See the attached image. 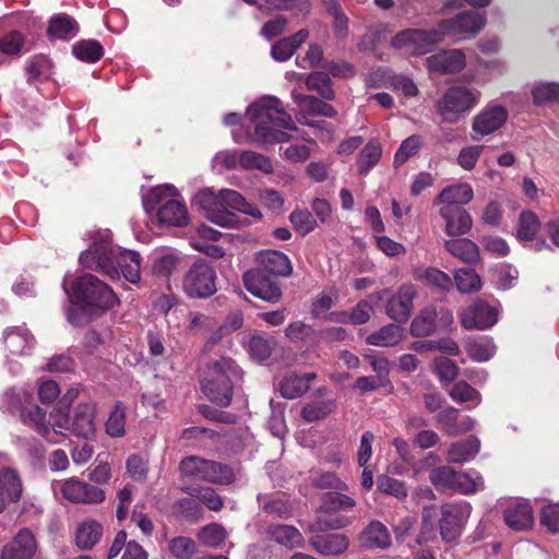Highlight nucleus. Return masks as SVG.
I'll return each mask as SVG.
<instances>
[{
    "mask_svg": "<svg viewBox=\"0 0 559 559\" xmlns=\"http://www.w3.org/2000/svg\"><path fill=\"white\" fill-rule=\"evenodd\" d=\"M72 53L83 62L94 63L104 56V48L96 39H82L72 46Z\"/></svg>",
    "mask_w": 559,
    "mask_h": 559,
    "instance_id": "45",
    "label": "nucleus"
},
{
    "mask_svg": "<svg viewBox=\"0 0 559 559\" xmlns=\"http://www.w3.org/2000/svg\"><path fill=\"white\" fill-rule=\"evenodd\" d=\"M61 492L64 499L73 503H100L106 498L103 489L76 478L67 479Z\"/></svg>",
    "mask_w": 559,
    "mask_h": 559,
    "instance_id": "19",
    "label": "nucleus"
},
{
    "mask_svg": "<svg viewBox=\"0 0 559 559\" xmlns=\"http://www.w3.org/2000/svg\"><path fill=\"white\" fill-rule=\"evenodd\" d=\"M242 282L251 295L270 304H276L283 297L280 280L254 267L243 273Z\"/></svg>",
    "mask_w": 559,
    "mask_h": 559,
    "instance_id": "15",
    "label": "nucleus"
},
{
    "mask_svg": "<svg viewBox=\"0 0 559 559\" xmlns=\"http://www.w3.org/2000/svg\"><path fill=\"white\" fill-rule=\"evenodd\" d=\"M25 41V36L20 31L11 29L0 38V53L9 57L19 56Z\"/></svg>",
    "mask_w": 559,
    "mask_h": 559,
    "instance_id": "51",
    "label": "nucleus"
},
{
    "mask_svg": "<svg viewBox=\"0 0 559 559\" xmlns=\"http://www.w3.org/2000/svg\"><path fill=\"white\" fill-rule=\"evenodd\" d=\"M540 228L538 216L532 211H523L519 217L516 237L522 241H532L535 239Z\"/></svg>",
    "mask_w": 559,
    "mask_h": 559,
    "instance_id": "48",
    "label": "nucleus"
},
{
    "mask_svg": "<svg viewBox=\"0 0 559 559\" xmlns=\"http://www.w3.org/2000/svg\"><path fill=\"white\" fill-rule=\"evenodd\" d=\"M309 32L305 28L299 29L297 33L289 37H284L271 47V56L278 62L288 60L294 52L306 41Z\"/></svg>",
    "mask_w": 559,
    "mask_h": 559,
    "instance_id": "35",
    "label": "nucleus"
},
{
    "mask_svg": "<svg viewBox=\"0 0 559 559\" xmlns=\"http://www.w3.org/2000/svg\"><path fill=\"white\" fill-rule=\"evenodd\" d=\"M498 321V310L484 300H476L462 313V325L467 330H486Z\"/></svg>",
    "mask_w": 559,
    "mask_h": 559,
    "instance_id": "17",
    "label": "nucleus"
},
{
    "mask_svg": "<svg viewBox=\"0 0 559 559\" xmlns=\"http://www.w3.org/2000/svg\"><path fill=\"white\" fill-rule=\"evenodd\" d=\"M174 510L190 522H199L204 514L202 506L193 497L177 500L174 503Z\"/></svg>",
    "mask_w": 559,
    "mask_h": 559,
    "instance_id": "55",
    "label": "nucleus"
},
{
    "mask_svg": "<svg viewBox=\"0 0 559 559\" xmlns=\"http://www.w3.org/2000/svg\"><path fill=\"white\" fill-rule=\"evenodd\" d=\"M382 146L377 139L370 140L357 157V173L366 176L381 159Z\"/></svg>",
    "mask_w": 559,
    "mask_h": 559,
    "instance_id": "43",
    "label": "nucleus"
},
{
    "mask_svg": "<svg viewBox=\"0 0 559 559\" xmlns=\"http://www.w3.org/2000/svg\"><path fill=\"white\" fill-rule=\"evenodd\" d=\"M255 262L257 270L262 273L270 274L280 280V277H287L293 272V265L289 258L277 250H263L257 254Z\"/></svg>",
    "mask_w": 559,
    "mask_h": 559,
    "instance_id": "21",
    "label": "nucleus"
},
{
    "mask_svg": "<svg viewBox=\"0 0 559 559\" xmlns=\"http://www.w3.org/2000/svg\"><path fill=\"white\" fill-rule=\"evenodd\" d=\"M309 544L321 556H340L348 549L349 540L344 534H316Z\"/></svg>",
    "mask_w": 559,
    "mask_h": 559,
    "instance_id": "28",
    "label": "nucleus"
},
{
    "mask_svg": "<svg viewBox=\"0 0 559 559\" xmlns=\"http://www.w3.org/2000/svg\"><path fill=\"white\" fill-rule=\"evenodd\" d=\"M52 67L51 60L45 55H35L28 61L26 68L27 81H36L44 75H48Z\"/></svg>",
    "mask_w": 559,
    "mask_h": 559,
    "instance_id": "62",
    "label": "nucleus"
},
{
    "mask_svg": "<svg viewBox=\"0 0 559 559\" xmlns=\"http://www.w3.org/2000/svg\"><path fill=\"white\" fill-rule=\"evenodd\" d=\"M247 115L254 123V132L263 144L283 143L290 140L286 130H297L292 116L276 97H265L251 104Z\"/></svg>",
    "mask_w": 559,
    "mask_h": 559,
    "instance_id": "2",
    "label": "nucleus"
},
{
    "mask_svg": "<svg viewBox=\"0 0 559 559\" xmlns=\"http://www.w3.org/2000/svg\"><path fill=\"white\" fill-rule=\"evenodd\" d=\"M424 280L427 285L441 292H450L454 285L451 276L437 267H427Z\"/></svg>",
    "mask_w": 559,
    "mask_h": 559,
    "instance_id": "59",
    "label": "nucleus"
},
{
    "mask_svg": "<svg viewBox=\"0 0 559 559\" xmlns=\"http://www.w3.org/2000/svg\"><path fill=\"white\" fill-rule=\"evenodd\" d=\"M478 97L477 91L452 86L438 103L437 110L445 121L453 123L457 121L460 114L469 111L477 104Z\"/></svg>",
    "mask_w": 559,
    "mask_h": 559,
    "instance_id": "12",
    "label": "nucleus"
},
{
    "mask_svg": "<svg viewBox=\"0 0 559 559\" xmlns=\"http://www.w3.org/2000/svg\"><path fill=\"white\" fill-rule=\"evenodd\" d=\"M354 498L340 491H329L323 496V503L317 512V520L310 524L311 532L340 530L350 524L352 519L342 512L353 510Z\"/></svg>",
    "mask_w": 559,
    "mask_h": 559,
    "instance_id": "5",
    "label": "nucleus"
},
{
    "mask_svg": "<svg viewBox=\"0 0 559 559\" xmlns=\"http://www.w3.org/2000/svg\"><path fill=\"white\" fill-rule=\"evenodd\" d=\"M37 548L35 535L24 527L3 547L1 559H33Z\"/></svg>",
    "mask_w": 559,
    "mask_h": 559,
    "instance_id": "20",
    "label": "nucleus"
},
{
    "mask_svg": "<svg viewBox=\"0 0 559 559\" xmlns=\"http://www.w3.org/2000/svg\"><path fill=\"white\" fill-rule=\"evenodd\" d=\"M507 118L508 112L502 106L491 107L474 118L473 130L480 135H488L500 129Z\"/></svg>",
    "mask_w": 559,
    "mask_h": 559,
    "instance_id": "31",
    "label": "nucleus"
},
{
    "mask_svg": "<svg viewBox=\"0 0 559 559\" xmlns=\"http://www.w3.org/2000/svg\"><path fill=\"white\" fill-rule=\"evenodd\" d=\"M242 379V370L229 357H221L205 366L201 379L204 395L221 407L230 405L234 385Z\"/></svg>",
    "mask_w": 559,
    "mask_h": 559,
    "instance_id": "3",
    "label": "nucleus"
},
{
    "mask_svg": "<svg viewBox=\"0 0 559 559\" xmlns=\"http://www.w3.org/2000/svg\"><path fill=\"white\" fill-rule=\"evenodd\" d=\"M126 407L121 402H117L111 409L105 424L106 432L110 437H121L126 432Z\"/></svg>",
    "mask_w": 559,
    "mask_h": 559,
    "instance_id": "53",
    "label": "nucleus"
},
{
    "mask_svg": "<svg viewBox=\"0 0 559 559\" xmlns=\"http://www.w3.org/2000/svg\"><path fill=\"white\" fill-rule=\"evenodd\" d=\"M429 480L438 490L463 495L475 493L483 487L481 476L473 478L469 474L454 471L448 465L432 468L429 473Z\"/></svg>",
    "mask_w": 559,
    "mask_h": 559,
    "instance_id": "9",
    "label": "nucleus"
},
{
    "mask_svg": "<svg viewBox=\"0 0 559 559\" xmlns=\"http://www.w3.org/2000/svg\"><path fill=\"white\" fill-rule=\"evenodd\" d=\"M80 33L79 22L67 13H57L48 20L46 35L50 41H69Z\"/></svg>",
    "mask_w": 559,
    "mask_h": 559,
    "instance_id": "26",
    "label": "nucleus"
},
{
    "mask_svg": "<svg viewBox=\"0 0 559 559\" xmlns=\"http://www.w3.org/2000/svg\"><path fill=\"white\" fill-rule=\"evenodd\" d=\"M479 440L474 436H469L465 440L454 442L450 445L448 450V461L451 463L469 461L479 452Z\"/></svg>",
    "mask_w": 559,
    "mask_h": 559,
    "instance_id": "38",
    "label": "nucleus"
},
{
    "mask_svg": "<svg viewBox=\"0 0 559 559\" xmlns=\"http://www.w3.org/2000/svg\"><path fill=\"white\" fill-rule=\"evenodd\" d=\"M71 299L81 305L90 314H103L117 304L119 299L114 290L91 273H85L71 283Z\"/></svg>",
    "mask_w": 559,
    "mask_h": 559,
    "instance_id": "4",
    "label": "nucleus"
},
{
    "mask_svg": "<svg viewBox=\"0 0 559 559\" xmlns=\"http://www.w3.org/2000/svg\"><path fill=\"white\" fill-rule=\"evenodd\" d=\"M273 338L262 335H252L249 340V352L259 360L267 359L273 350Z\"/></svg>",
    "mask_w": 559,
    "mask_h": 559,
    "instance_id": "63",
    "label": "nucleus"
},
{
    "mask_svg": "<svg viewBox=\"0 0 559 559\" xmlns=\"http://www.w3.org/2000/svg\"><path fill=\"white\" fill-rule=\"evenodd\" d=\"M361 546L370 549H386L391 546V535L388 527L380 521H371L360 536Z\"/></svg>",
    "mask_w": 559,
    "mask_h": 559,
    "instance_id": "32",
    "label": "nucleus"
},
{
    "mask_svg": "<svg viewBox=\"0 0 559 559\" xmlns=\"http://www.w3.org/2000/svg\"><path fill=\"white\" fill-rule=\"evenodd\" d=\"M21 420L48 441H52L49 438L50 423L47 420L46 412L38 405L24 407L21 411Z\"/></svg>",
    "mask_w": 559,
    "mask_h": 559,
    "instance_id": "37",
    "label": "nucleus"
},
{
    "mask_svg": "<svg viewBox=\"0 0 559 559\" xmlns=\"http://www.w3.org/2000/svg\"><path fill=\"white\" fill-rule=\"evenodd\" d=\"M533 103L537 106L549 102L559 100V84L545 83L532 90Z\"/></svg>",
    "mask_w": 559,
    "mask_h": 559,
    "instance_id": "64",
    "label": "nucleus"
},
{
    "mask_svg": "<svg viewBox=\"0 0 559 559\" xmlns=\"http://www.w3.org/2000/svg\"><path fill=\"white\" fill-rule=\"evenodd\" d=\"M335 407L334 401H314L301 408V417L307 423H313L329 416Z\"/></svg>",
    "mask_w": 559,
    "mask_h": 559,
    "instance_id": "50",
    "label": "nucleus"
},
{
    "mask_svg": "<svg viewBox=\"0 0 559 559\" xmlns=\"http://www.w3.org/2000/svg\"><path fill=\"white\" fill-rule=\"evenodd\" d=\"M423 146V138L418 134H413L405 139L394 155V164L402 165L409 157L416 155Z\"/></svg>",
    "mask_w": 559,
    "mask_h": 559,
    "instance_id": "58",
    "label": "nucleus"
},
{
    "mask_svg": "<svg viewBox=\"0 0 559 559\" xmlns=\"http://www.w3.org/2000/svg\"><path fill=\"white\" fill-rule=\"evenodd\" d=\"M168 549L177 559H191L195 552L197 545L190 537L178 536L169 542Z\"/></svg>",
    "mask_w": 559,
    "mask_h": 559,
    "instance_id": "60",
    "label": "nucleus"
},
{
    "mask_svg": "<svg viewBox=\"0 0 559 559\" xmlns=\"http://www.w3.org/2000/svg\"><path fill=\"white\" fill-rule=\"evenodd\" d=\"M316 378L314 372L298 374L295 371H289L280 381L278 391L285 399H297L309 390L310 382Z\"/></svg>",
    "mask_w": 559,
    "mask_h": 559,
    "instance_id": "29",
    "label": "nucleus"
},
{
    "mask_svg": "<svg viewBox=\"0 0 559 559\" xmlns=\"http://www.w3.org/2000/svg\"><path fill=\"white\" fill-rule=\"evenodd\" d=\"M453 324V313L444 307L428 306L413 319L409 333L414 337L433 335L439 329L448 330Z\"/></svg>",
    "mask_w": 559,
    "mask_h": 559,
    "instance_id": "13",
    "label": "nucleus"
},
{
    "mask_svg": "<svg viewBox=\"0 0 559 559\" xmlns=\"http://www.w3.org/2000/svg\"><path fill=\"white\" fill-rule=\"evenodd\" d=\"M436 421L441 430L451 437L471 431L475 424L468 416L460 417L459 409L452 406L441 409L436 416Z\"/></svg>",
    "mask_w": 559,
    "mask_h": 559,
    "instance_id": "24",
    "label": "nucleus"
},
{
    "mask_svg": "<svg viewBox=\"0 0 559 559\" xmlns=\"http://www.w3.org/2000/svg\"><path fill=\"white\" fill-rule=\"evenodd\" d=\"M427 64L430 71L453 74L464 69L466 60L462 50L451 49L428 57Z\"/></svg>",
    "mask_w": 559,
    "mask_h": 559,
    "instance_id": "25",
    "label": "nucleus"
},
{
    "mask_svg": "<svg viewBox=\"0 0 559 559\" xmlns=\"http://www.w3.org/2000/svg\"><path fill=\"white\" fill-rule=\"evenodd\" d=\"M445 38L440 22L431 29L408 28L399 32L391 40L394 48L409 47L417 56L430 52L433 46Z\"/></svg>",
    "mask_w": 559,
    "mask_h": 559,
    "instance_id": "11",
    "label": "nucleus"
},
{
    "mask_svg": "<svg viewBox=\"0 0 559 559\" xmlns=\"http://www.w3.org/2000/svg\"><path fill=\"white\" fill-rule=\"evenodd\" d=\"M417 292L413 285H403L386 302V314L396 323H405L411 317Z\"/></svg>",
    "mask_w": 559,
    "mask_h": 559,
    "instance_id": "22",
    "label": "nucleus"
},
{
    "mask_svg": "<svg viewBox=\"0 0 559 559\" xmlns=\"http://www.w3.org/2000/svg\"><path fill=\"white\" fill-rule=\"evenodd\" d=\"M179 467L182 475L211 484L230 485L236 479L229 465L195 455L182 459Z\"/></svg>",
    "mask_w": 559,
    "mask_h": 559,
    "instance_id": "7",
    "label": "nucleus"
},
{
    "mask_svg": "<svg viewBox=\"0 0 559 559\" xmlns=\"http://www.w3.org/2000/svg\"><path fill=\"white\" fill-rule=\"evenodd\" d=\"M192 204L198 206L209 221L218 226L236 227L238 224V216L222 207L221 193L215 194L209 188L199 191L194 195Z\"/></svg>",
    "mask_w": 559,
    "mask_h": 559,
    "instance_id": "14",
    "label": "nucleus"
},
{
    "mask_svg": "<svg viewBox=\"0 0 559 559\" xmlns=\"http://www.w3.org/2000/svg\"><path fill=\"white\" fill-rule=\"evenodd\" d=\"M454 282L459 292L466 294L480 289V276L473 269H459L454 273Z\"/></svg>",
    "mask_w": 559,
    "mask_h": 559,
    "instance_id": "54",
    "label": "nucleus"
},
{
    "mask_svg": "<svg viewBox=\"0 0 559 559\" xmlns=\"http://www.w3.org/2000/svg\"><path fill=\"white\" fill-rule=\"evenodd\" d=\"M440 216L445 223L444 231L449 236H463L472 229L473 218L463 206L442 205L440 209Z\"/></svg>",
    "mask_w": 559,
    "mask_h": 559,
    "instance_id": "23",
    "label": "nucleus"
},
{
    "mask_svg": "<svg viewBox=\"0 0 559 559\" xmlns=\"http://www.w3.org/2000/svg\"><path fill=\"white\" fill-rule=\"evenodd\" d=\"M239 164L245 169H258L267 175L273 173L272 160L265 155L253 151L242 152L239 156Z\"/></svg>",
    "mask_w": 559,
    "mask_h": 559,
    "instance_id": "52",
    "label": "nucleus"
},
{
    "mask_svg": "<svg viewBox=\"0 0 559 559\" xmlns=\"http://www.w3.org/2000/svg\"><path fill=\"white\" fill-rule=\"evenodd\" d=\"M177 195L175 187L165 186L153 188L146 197V206L155 210L160 224L182 227L189 223L186 204L174 197Z\"/></svg>",
    "mask_w": 559,
    "mask_h": 559,
    "instance_id": "6",
    "label": "nucleus"
},
{
    "mask_svg": "<svg viewBox=\"0 0 559 559\" xmlns=\"http://www.w3.org/2000/svg\"><path fill=\"white\" fill-rule=\"evenodd\" d=\"M306 86L310 91L318 92L324 99L332 100L335 98L332 80L326 72L316 71L310 73L306 80Z\"/></svg>",
    "mask_w": 559,
    "mask_h": 559,
    "instance_id": "47",
    "label": "nucleus"
},
{
    "mask_svg": "<svg viewBox=\"0 0 559 559\" xmlns=\"http://www.w3.org/2000/svg\"><path fill=\"white\" fill-rule=\"evenodd\" d=\"M444 248L454 258L461 260L466 264H476L480 260V253L478 246L467 238H454L445 240Z\"/></svg>",
    "mask_w": 559,
    "mask_h": 559,
    "instance_id": "34",
    "label": "nucleus"
},
{
    "mask_svg": "<svg viewBox=\"0 0 559 559\" xmlns=\"http://www.w3.org/2000/svg\"><path fill=\"white\" fill-rule=\"evenodd\" d=\"M450 397L456 403L472 402L478 405L481 401L480 393L466 381H457L449 392Z\"/></svg>",
    "mask_w": 559,
    "mask_h": 559,
    "instance_id": "57",
    "label": "nucleus"
},
{
    "mask_svg": "<svg viewBox=\"0 0 559 559\" xmlns=\"http://www.w3.org/2000/svg\"><path fill=\"white\" fill-rule=\"evenodd\" d=\"M377 489L380 492L404 500L408 495L406 483L389 475L381 474L377 478Z\"/></svg>",
    "mask_w": 559,
    "mask_h": 559,
    "instance_id": "49",
    "label": "nucleus"
},
{
    "mask_svg": "<svg viewBox=\"0 0 559 559\" xmlns=\"http://www.w3.org/2000/svg\"><path fill=\"white\" fill-rule=\"evenodd\" d=\"M473 197L474 192L472 187L468 183H460L444 188L436 199V202L442 203L443 205L462 206L469 203Z\"/></svg>",
    "mask_w": 559,
    "mask_h": 559,
    "instance_id": "41",
    "label": "nucleus"
},
{
    "mask_svg": "<svg viewBox=\"0 0 559 559\" xmlns=\"http://www.w3.org/2000/svg\"><path fill=\"white\" fill-rule=\"evenodd\" d=\"M96 404L91 401L80 402L73 409L70 431L76 437L90 439L96 432Z\"/></svg>",
    "mask_w": 559,
    "mask_h": 559,
    "instance_id": "18",
    "label": "nucleus"
},
{
    "mask_svg": "<svg viewBox=\"0 0 559 559\" xmlns=\"http://www.w3.org/2000/svg\"><path fill=\"white\" fill-rule=\"evenodd\" d=\"M181 491L198 499L211 511H221L224 507V499L212 487L205 486H183Z\"/></svg>",
    "mask_w": 559,
    "mask_h": 559,
    "instance_id": "39",
    "label": "nucleus"
},
{
    "mask_svg": "<svg viewBox=\"0 0 559 559\" xmlns=\"http://www.w3.org/2000/svg\"><path fill=\"white\" fill-rule=\"evenodd\" d=\"M219 193L223 209L227 210V207H229L231 210L252 216L255 219L262 218L261 211L255 205L247 202V200L238 191L222 189Z\"/></svg>",
    "mask_w": 559,
    "mask_h": 559,
    "instance_id": "36",
    "label": "nucleus"
},
{
    "mask_svg": "<svg viewBox=\"0 0 559 559\" xmlns=\"http://www.w3.org/2000/svg\"><path fill=\"white\" fill-rule=\"evenodd\" d=\"M5 348L13 355H23L33 340L29 331L21 326H11L4 331Z\"/></svg>",
    "mask_w": 559,
    "mask_h": 559,
    "instance_id": "42",
    "label": "nucleus"
},
{
    "mask_svg": "<svg viewBox=\"0 0 559 559\" xmlns=\"http://www.w3.org/2000/svg\"><path fill=\"white\" fill-rule=\"evenodd\" d=\"M79 260L84 269L97 271L110 280H119L121 275L132 284L141 280L140 254L136 251L115 249L108 241L93 242L81 252Z\"/></svg>",
    "mask_w": 559,
    "mask_h": 559,
    "instance_id": "1",
    "label": "nucleus"
},
{
    "mask_svg": "<svg viewBox=\"0 0 559 559\" xmlns=\"http://www.w3.org/2000/svg\"><path fill=\"white\" fill-rule=\"evenodd\" d=\"M485 23V17L475 11L461 12L453 19L440 21L445 38H452L454 41L465 38L466 35H476Z\"/></svg>",
    "mask_w": 559,
    "mask_h": 559,
    "instance_id": "16",
    "label": "nucleus"
},
{
    "mask_svg": "<svg viewBox=\"0 0 559 559\" xmlns=\"http://www.w3.org/2000/svg\"><path fill=\"white\" fill-rule=\"evenodd\" d=\"M226 537V530L217 523H211L204 526L198 534L200 543L212 548L221 546Z\"/></svg>",
    "mask_w": 559,
    "mask_h": 559,
    "instance_id": "56",
    "label": "nucleus"
},
{
    "mask_svg": "<svg viewBox=\"0 0 559 559\" xmlns=\"http://www.w3.org/2000/svg\"><path fill=\"white\" fill-rule=\"evenodd\" d=\"M23 492V485L17 473L12 468L0 471V513L9 503L17 502Z\"/></svg>",
    "mask_w": 559,
    "mask_h": 559,
    "instance_id": "27",
    "label": "nucleus"
},
{
    "mask_svg": "<svg viewBox=\"0 0 559 559\" xmlns=\"http://www.w3.org/2000/svg\"><path fill=\"white\" fill-rule=\"evenodd\" d=\"M103 535V526L95 520L83 522L76 530L75 542L80 549H92Z\"/></svg>",
    "mask_w": 559,
    "mask_h": 559,
    "instance_id": "44",
    "label": "nucleus"
},
{
    "mask_svg": "<svg viewBox=\"0 0 559 559\" xmlns=\"http://www.w3.org/2000/svg\"><path fill=\"white\" fill-rule=\"evenodd\" d=\"M403 337L404 329L400 324L390 323L369 334L366 342L373 346H394L399 344Z\"/></svg>",
    "mask_w": 559,
    "mask_h": 559,
    "instance_id": "40",
    "label": "nucleus"
},
{
    "mask_svg": "<svg viewBox=\"0 0 559 559\" xmlns=\"http://www.w3.org/2000/svg\"><path fill=\"white\" fill-rule=\"evenodd\" d=\"M258 502L261 512L274 520H287L293 516V503L285 495H259Z\"/></svg>",
    "mask_w": 559,
    "mask_h": 559,
    "instance_id": "30",
    "label": "nucleus"
},
{
    "mask_svg": "<svg viewBox=\"0 0 559 559\" xmlns=\"http://www.w3.org/2000/svg\"><path fill=\"white\" fill-rule=\"evenodd\" d=\"M289 221L295 230L302 236L311 233L317 226L316 218L308 210H294L289 215Z\"/></svg>",
    "mask_w": 559,
    "mask_h": 559,
    "instance_id": "61",
    "label": "nucleus"
},
{
    "mask_svg": "<svg viewBox=\"0 0 559 559\" xmlns=\"http://www.w3.org/2000/svg\"><path fill=\"white\" fill-rule=\"evenodd\" d=\"M503 519L513 531H524L533 525V509L527 502H515L504 510Z\"/></svg>",
    "mask_w": 559,
    "mask_h": 559,
    "instance_id": "33",
    "label": "nucleus"
},
{
    "mask_svg": "<svg viewBox=\"0 0 559 559\" xmlns=\"http://www.w3.org/2000/svg\"><path fill=\"white\" fill-rule=\"evenodd\" d=\"M472 507L466 501L447 502L440 507L439 533L445 543L457 540L471 516Z\"/></svg>",
    "mask_w": 559,
    "mask_h": 559,
    "instance_id": "10",
    "label": "nucleus"
},
{
    "mask_svg": "<svg viewBox=\"0 0 559 559\" xmlns=\"http://www.w3.org/2000/svg\"><path fill=\"white\" fill-rule=\"evenodd\" d=\"M216 281L217 275L213 264L199 259L185 274L182 288L191 298L206 299L216 293Z\"/></svg>",
    "mask_w": 559,
    "mask_h": 559,
    "instance_id": "8",
    "label": "nucleus"
},
{
    "mask_svg": "<svg viewBox=\"0 0 559 559\" xmlns=\"http://www.w3.org/2000/svg\"><path fill=\"white\" fill-rule=\"evenodd\" d=\"M267 533L277 544L288 548L297 547L302 540L301 533L292 525H271Z\"/></svg>",
    "mask_w": 559,
    "mask_h": 559,
    "instance_id": "46",
    "label": "nucleus"
}]
</instances>
